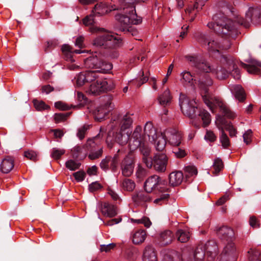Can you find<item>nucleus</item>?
<instances>
[{
	"label": "nucleus",
	"instance_id": "412c9836",
	"mask_svg": "<svg viewBox=\"0 0 261 261\" xmlns=\"http://www.w3.org/2000/svg\"><path fill=\"white\" fill-rule=\"evenodd\" d=\"M130 133L129 130L120 128L114 136L115 141L121 145L126 144L129 139Z\"/></svg>",
	"mask_w": 261,
	"mask_h": 261
},
{
	"label": "nucleus",
	"instance_id": "39448f33",
	"mask_svg": "<svg viewBox=\"0 0 261 261\" xmlns=\"http://www.w3.org/2000/svg\"><path fill=\"white\" fill-rule=\"evenodd\" d=\"M218 236L222 240L228 241L220 255L219 261H236L238 255L234 244L231 242L234 236L233 230L227 226H223L217 230Z\"/></svg>",
	"mask_w": 261,
	"mask_h": 261
},
{
	"label": "nucleus",
	"instance_id": "423d86ee",
	"mask_svg": "<svg viewBox=\"0 0 261 261\" xmlns=\"http://www.w3.org/2000/svg\"><path fill=\"white\" fill-rule=\"evenodd\" d=\"M127 12L129 13V15L120 13L115 15V19L117 21L116 27L121 32H124L135 36L137 35V31L131 25L132 24H139L141 23L142 18L138 17L135 8H132L129 11L126 10V12Z\"/></svg>",
	"mask_w": 261,
	"mask_h": 261
},
{
	"label": "nucleus",
	"instance_id": "09e8293b",
	"mask_svg": "<svg viewBox=\"0 0 261 261\" xmlns=\"http://www.w3.org/2000/svg\"><path fill=\"white\" fill-rule=\"evenodd\" d=\"M220 141L222 146L225 148H227L230 145L229 139L223 129H221V135L220 137Z\"/></svg>",
	"mask_w": 261,
	"mask_h": 261
},
{
	"label": "nucleus",
	"instance_id": "e433bc0d",
	"mask_svg": "<svg viewBox=\"0 0 261 261\" xmlns=\"http://www.w3.org/2000/svg\"><path fill=\"white\" fill-rule=\"evenodd\" d=\"M100 138V134H99L92 139H88L85 147L86 149L90 151L91 149L95 148L96 146H98L99 144L98 139Z\"/></svg>",
	"mask_w": 261,
	"mask_h": 261
},
{
	"label": "nucleus",
	"instance_id": "1a4fd4ad",
	"mask_svg": "<svg viewBox=\"0 0 261 261\" xmlns=\"http://www.w3.org/2000/svg\"><path fill=\"white\" fill-rule=\"evenodd\" d=\"M95 56L92 55L84 60V65L87 68L94 69L95 71L101 73H107L112 68V64L108 62L100 56L97 55V53H95Z\"/></svg>",
	"mask_w": 261,
	"mask_h": 261
},
{
	"label": "nucleus",
	"instance_id": "c756f323",
	"mask_svg": "<svg viewBox=\"0 0 261 261\" xmlns=\"http://www.w3.org/2000/svg\"><path fill=\"white\" fill-rule=\"evenodd\" d=\"M206 253L204 250L203 243L198 244L192 256L196 261H204Z\"/></svg>",
	"mask_w": 261,
	"mask_h": 261
},
{
	"label": "nucleus",
	"instance_id": "5701e85b",
	"mask_svg": "<svg viewBox=\"0 0 261 261\" xmlns=\"http://www.w3.org/2000/svg\"><path fill=\"white\" fill-rule=\"evenodd\" d=\"M174 238L173 232L169 230L162 232L159 238V244L162 246H165L171 244Z\"/></svg>",
	"mask_w": 261,
	"mask_h": 261
},
{
	"label": "nucleus",
	"instance_id": "a18cd8bd",
	"mask_svg": "<svg viewBox=\"0 0 261 261\" xmlns=\"http://www.w3.org/2000/svg\"><path fill=\"white\" fill-rule=\"evenodd\" d=\"M144 131L145 134L147 135L149 137L155 134V129L153 127L152 124L150 122H148L146 123ZM152 138L154 139L153 136H152Z\"/></svg>",
	"mask_w": 261,
	"mask_h": 261
},
{
	"label": "nucleus",
	"instance_id": "393cba45",
	"mask_svg": "<svg viewBox=\"0 0 261 261\" xmlns=\"http://www.w3.org/2000/svg\"><path fill=\"white\" fill-rule=\"evenodd\" d=\"M14 167V160L11 156L4 159L0 165V170L4 173H8Z\"/></svg>",
	"mask_w": 261,
	"mask_h": 261
},
{
	"label": "nucleus",
	"instance_id": "79ce46f5",
	"mask_svg": "<svg viewBox=\"0 0 261 261\" xmlns=\"http://www.w3.org/2000/svg\"><path fill=\"white\" fill-rule=\"evenodd\" d=\"M111 160H112L111 156H107L105 159H102L99 164L100 168L105 171L109 169L111 170Z\"/></svg>",
	"mask_w": 261,
	"mask_h": 261
},
{
	"label": "nucleus",
	"instance_id": "338daca9",
	"mask_svg": "<svg viewBox=\"0 0 261 261\" xmlns=\"http://www.w3.org/2000/svg\"><path fill=\"white\" fill-rule=\"evenodd\" d=\"M117 47L114 48H108L107 49H110L108 53H107L108 56L112 58V59H117L119 56V51L116 49Z\"/></svg>",
	"mask_w": 261,
	"mask_h": 261
},
{
	"label": "nucleus",
	"instance_id": "20e7f679",
	"mask_svg": "<svg viewBox=\"0 0 261 261\" xmlns=\"http://www.w3.org/2000/svg\"><path fill=\"white\" fill-rule=\"evenodd\" d=\"M185 58L190 62L192 66L195 67L196 71L197 72L203 71L206 74L212 72L215 74L219 80H224L229 75V70L227 68V66L222 64L220 62L221 65L214 68L208 62L201 60L197 56L187 55L185 56Z\"/></svg>",
	"mask_w": 261,
	"mask_h": 261
},
{
	"label": "nucleus",
	"instance_id": "6e6552de",
	"mask_svg": "<svg viewBox=\"0 0 261 261\" xmlns=\"http://www.w3.org/2000/svg\"><path fill=\"white\" fill-rule=\"evenodd\" d=\"M141 127L138 126L134 131L129 146L131 151L139 148L142 156L149 155L151 152V148L148 143L141 136Z\"/></svg>",
	"mask_w": 261,
	"mask_h": 261
},
{
	"label": "nucleus",
	"instance_id": "de8ad7c7",
	"mask_svg": "<svg viewBox=\"0 0 261 261\" xmlns=\"http://www.w3.org/2000/svg\"><path fill=\"white\" fill-rule=\"evenodd\" d=\"M58 45V41L54 39L47 41L44 46V50L45 53L50 51Z\"/></svg>",
	"mask_w": 261,
	"mask_h": 261
},
{
	"label": "nucleus",
	"instance_id": "2f4dec72",
	"mask_svg": "<svg viewBox=\"0 0 261 261\" xmlns=\"http://www.w3.org/2000/svg\"><path fill=\"white\" fill-rule=\"evenodd\" d=\"M132 115L129 113H126L123 116L120 122V128L128 130V129L131 126L133 122Z\"/></svg>",
	"mask_w": 261,
	"mask_h": 261
},
{
	"label": "nucleus",
	"instance_id": "58836bf2",
	"mask_svg": "<svg viewBox=\"0 0 261 261\" xmlns=\"http://www.w3.org/2000/svg\"><path fill=\"white\" fill-rule=\"evenodd\" d=\"M149 75L150 73L148 71H147L145 72L143 70L140 71L139 72L140 77L139 80L137 81V86L139 87L148 81Z\"/></svg>",
	"mask_w": 261,
	"mask_h": 261
},
{
	"label": "nucleus",
	"instance_id": "aec40b11",
	"mask_svg": "<svg viewBox=\"0 0 261 261\" xmlns=\"http://www.w3.org/2000/svg\"><path fill=\"white\" fill-rule=\"evenodd\" d=\"M229 89L235 98L239 102H243L246 99V93L241 85H231L230 86Z\"/></svg>",
	"mask_w": 261,
	"mask_h": 261
},
{
	"label": "nucleus",
	"instance_id": "a19ab883",
	"mask_svg": "<svg viewBox=\"0 0 261 261\" xmlns=\"http://www.w3.org/2000/svg\"><path fill=\"white\" fill-rule=\"evenodd\" d=\"M122 186L124 190L130 192L134 190L136 184L131 179L125 178L122 182Z\"/></svg>",
	"mask_w": 261,
	"mask_h": 261
},
{
	"label": "nucleus",
	"instance_id": "bb28decb",
	"mask_svg": "<svg viewBox=\"0 0 261 261\" xmlns=\"http://www.w3.org/2000/svg\"><path fill=\"white\" fill-rule=\"evenodd\" d=\"M157 261V257L155 249L151 245L147 246L143 253V261Z\"/></svg>",
	"mask_w": 261,
	"mask_h": 261
},
{
	"label": "nucleus",
	"instance_id": "4c0bfd02",
	"mask_svg": "<svg viewBox=\"0 0 261 261\" xmlns=\"http://www.w3.org/2000/svg\"><path fill=\"white\" fill-rule=\"evenodd\" d=\"M176 237L179 242L186 243L190 239V233L189 232L182 229H179L176 232Z\"/></svg>",
	"mask_w": 261,
	"mask_h": 261
},
{
	"label": "nucleus",
	"instance_id": "69168bd1",
	"mask_svg": "<svg viewBox=\"0 0 261 261\" xmlns=\"http://www.w3.org/2000/svg\"><path fill=\"white\" fill-rule=\"evenodd\" d=\"M86 76H85V72L80 73L77 77L76 83L79 86H83L86 83H87L86 81Z\"/></svg>",
	"mask_w": 261,
	"mask_h": 261
},
{
	"label": "nucleus",
	"instance_id": "4d7b16f0",
	"mask_svg": "<svg viewBox=\"0 0 261 261\" xmlns=\"http://www.w3.org/2000/svg\"><path fill=\"white\" fill-rule=\"evenodd\" d=\"M116 246L115 243H112L107 245H100V250L101 252H109L111 250H113Z\"/></svg>",
	"mask_w": 261,
	"mask_h": 261
},
{
	"label": "nucleus",
	"instance_id": "ea45409f",
	"mask_svg": "<svg viewBox=\"0 0 261 261\" xmlns=\"http://www.w3.org/2000/svg\"><path fill=\"white\" fill-rule=\"evenodd\" d=\"M224 165L222 160L217 158L214 160L213 164V168L214 171H213V173L214 174L217 175L219 173L221 170L223 168Z\"/></svg>",
	"mask_w": 261,
	"mask_h": 261
},
{
	"label": "nucleus",
	"instance_id": "49530a36",
	"mask_svg": "<svg viewBox=\"0 0 261 261\" xmlns=\"http://www.w3.org/2000/svg\"><path fill=\"white\" fill-rule=\"evenodd\" d=\"M65 165L66 167L70 170L74 171L80 168L81 163L73 160H70L66 162Z\"/></svg>",
	"mask_w": 261,
	"mask_h": 261
},
{
	"label": "nucleus",
	"instance_id": "f3484780",
	"mask_svg": "<svg viewBox=\"0 0 261 261\" xmlns=\"http://www.w3.org/2000/svg\"><path fill=\"white\" fill-rule=\"evenodd\" d=\"M184 179L183 173L180 171H174L168 176V187H175L179 186Z\"/></svg>",
	"mask_w": 261,
	"mask_h": 261
},
{
	"label": "nucleus",
	"instance_id": "603ef678",
	"mask_svg": "<svg viewBox=\"0 0 261 261\" xmlns=\"http://www.w3.org/2000/svg\"><path fill=\"white\" fill-rule=\"evenodd\" d=\"M88 157L91 160H95L100 157L103 153L102 147H100L98 150L94 151V149H91Z\"/></svg>",
	"mask_w": 261,
	"mask_h": 261
},
{
	"label": "nucleus",
	"instance_id": "7c9ffc66",
	"mask_svg": "<svg viewBox=\"0 0 261 261\" xmlns=\"http://www.w3.org/2000/svg\"><path fill=\"white\" fill-rule=\"evenodd\" d=\"M108 11L109 8L108 5L106 3H100L95 5L92 12L95 15H103L107 13Z\"/></svg>",
	"mask_w": 261,
	"mask_h": 261
},
{
	"label": "nucleus",
	"instance_id": "0e129e2a",
	"mask_svg": "<svg viewBox=\"0 0 261 261\" xmlns=\"http://www.w3.org/2000/svg\"><path fill=\"white\" fill-rule=\"evenodd\" d=\"M111 170L115 172L117 170L118 164V155L115 154L113 157H111Z\"/></svg>",
	"mask_w": 261,
	"mask_h": 261
},
{
	"label": "nucleus",
	"instance_id": "864d4df0",
	"mask_svg": "<svg viewBox=\"0 0 261 261\" xmlns=\"http://www.w3.org/2000/svg\"><path fill=\"white\" fill-rule=\"evenodd\" d=\"M55 107L60 110L66 111L70 109L71 108H75L76 106H69L67 103L62 101H59L55 103Z\"/></svg>",
	"mask_w": 261,
	"mask_h": 261
},
{
	"label": "nucleus",
	"instance_id": "0eeeda50",
	"mask_svg": "<svg viewBox=\"0 0 261 261\" xmlns=\"http://www.w3.org/2000/svg\"><path fill=\"white\" fill-rule=\"evenodd\" d=\"M98 73H99L98 72L91 70L85 72L87 83H90L96 80V82L93 83L89 88L90 93L93 95H98L102 93L111 91L114 88L112 81L99 78Z\"/></svg>",
	"mask_w": 261,
	"mask_h": 261
},
{
	"label": "nucleus",
	"instance_id": "4468645a",
	"mask_svg": "<svg viewBox=\"0 0 261 261\" xmlns=\"http://www.w3.org/2000/svg\"><path fill=\"white\" fill-rule=\"evenodd\" d=\"M168 158L165 153H156L153 156V168L159 172H164L166 170Z\"/></svg>",
	"mask_w": 261,
	"mask_h": 261
},
{
	"label": "nucleus",
	"instance_id": "7ed1b4c3",
	"mask_svg": "<svg viewBox=\"0 0 261 261\" xmlns=\"http://www.w3.org/2000/svg\"><path fill=\"white\" fill-rule=\"evenodd\" d=\"M179 103L182 113L193 119L192 123L196 127L200 124L195 122L194 119L200 118L203 122V126H207L211 122V116L205 110L198 107L194 99H190L185 94L181 93L179 98Z\"/></svg>",
	"mask_w": 261,
	"mask_h": 261
},
{
	"label": "nucleus",
	"instance_id": "e2e57ef3",
	"mask_svg": "<svg viewBox=\"0 0 261 261\" xmlns=\"http://www.w3.org/2000/svg\"><path fill=\"white\" fill-rule=\"evenodd\" d=\"M252 135V131L251 129H248L247 131H246L244 134H243V140L244 142L247 144H249L252 140H251V137Z\"/></svg>",
	"mask_w": 261,
	"mask_h": 261
},
{
	"label": "nucleus",
	"instance_id": "2eb2a0df",
	"mask_svg": "<svg viewBox=\"0 0 261 261\" xmlns=\"http://www.w3.org/2000/svg\"><path fill=\"white\" fill-rule=\"evenodd\" d=\"M203 246L207 261H215L218 251V247L216 242L214 240H209L203 244Z\"/></svg>",
	"mask_w": 261,
	"mask_h": 261
},
{
	"label": "nucleus",
	"instance_id": "9b49d317",
	"mask_svg": "<svg viewBox=\"0 0 261 261\" xmlns=\"http://www.w3.org/2000/svg\"><path fill=\"white\" fill-rule=\"evenodd\" d=\"M93 45L103 48L119 47L122 45V40L120 36L106 33L95 38Z\"/></svg>",
	"mask_w": 261,
	"mask_h": 261
},
{
	"label": "nucleus",
	"instance_id": "3c124183",
	"mask_svg": "<svg viewBox=\"0 0 261 261\" xmlns=\"http://www.w3.org/2000/svg\"><path fill=\"white\" fill-rule=\"evenodd\" d=\"M147 174V170L140 164H138L136 173V176L140 179H143Z\"/></svg>",
	"mask_w": 261,
	"mask_h": 261
},
{
	"label": "nucleus",
	"instance_id": "c03bdc74",
	"mask_svg": "<svg viewBox=\"0 0 261 261\" xmlns=\"http://www.w3.org/2000/svg\"><path fill=\"white\" fill-rule=\"evenodd\" d=\"M33 104L35 109L39 111H42L49 109V106L45 104V103L42 100L39 101L34 99L33 100Z\"/></svg>",
	"mask_w": 261,
	"mask_h": 261
},
{
	"label": "nucleus",
	"instance_id": "9d476101",
	"mask_svg": "<svg viewBox=\"0 0 261 261\" xmlns=\"http://www.w3.org/2000/svg\"><path fill=\"white\" fill-rule=\"evenodd\" d=\"M144 188L147 193L154 191L161 192L171 191V189L168 187L167 180L157 175H153L147 178L144 184Z\"/></svg>",
	"mask_w": 261,
	"mask_h": 261
},
{
	"label": "nucleus",
	"instance_id": "a211bd4d",
	"mask_svg": "<svg viewBox=\"0 0 261 261\" xmlns=\"http://www.w3.org/2000/svg\"><path fill=\"white\" fill-rule=\"evenodd\" d=\"M165 134H167L169 139V143L173 145L178 146L181 143L182 137L181 134L175 129L166 130Z\"/></svg>",
	"mask_w": 261,
	"mask_h": 261
},
{
	"label": "nucleus",
	"instance_id": "f8f14e48",
	"mask_svg": "<svg viewBox=\"0 0 261 261\" xmlns=\"http://www.w3.org/2000/svg\"><path fill=\"white\" fill-rule=\"evenodd\" d=\"M219 61L223 64L226 65L229 70V74L236 80L241 78L240 71L236 64L233 57L229 55H221Z\"/></svg>",
	"mask_w": 261,
	"mask_h": 261
},
{
	"label": "nucleus",
	"instance_id": "f257e3e1",
	"mask_svg": "<svg viewBox=\"0 0 261 261\" xmlns=\"http://www.w3.org/2000/svg\"><path fill=\"white\" fill-rule=\"evenodd\" d=\"M246 19L236 16L234 20L228 19L224 14L218 13L213 17V21L207 26L217 34L221 35L220 39L215 38L211 33H199L196 36L197 41L210 53H219L227 50L231 45L230 38H235L238 34L236 23L247 27L249 21L253 23L261 24V6L250 7L246 13Z\"/></svg>",
	"mask_w": 261,
	"mask_h": 261
},
{
	"label": "nucleus",
	"instance_id": "ddd939ff",
	"mask_svg": "<svg viewBox=\"0 0 261 261\" xmlns=\"http://www.w3.org/2000/svg\"><path fill=\"white\" fill-rule=\"evenodd\" d=\"M108 100L104 105L98 107L93 112L95 120L97 121L103 120L109 112L113 110L114 105L111 101V98L107 97Z\"/></svg>",
	"mask_w": 261,
	"mask_h": 261
},
{
	"label": "nucleus",
	"instance_id": "680f3d73",
	"mask_svg": "<svg viewBox=\"0 0 261 261\" xmlns=\"http://www.w3.org/2000/svg\"><path fill=\"white\" fill-rule=\"evenodd\" d=\"M73 176L77 182H81L85 179L86 173L84 171H79L73 173Z\"/></svg>",
	"mask_w": 261,
	"mask_h": 261
},
{
	"label": "nucleus",
	"instance_id": "a878e982",
	"mask_svg": "<svg viewBox=\"0 0 261 261\" xmlns=\"http://www.w3.org/2000/svg\"><path fill=\"white\" fill-rule=\"evenodd\" d=\"M101 213L106 216L113 217L117 215L116 207L108 202H104L101 206Z\"/></svg>",
	"mask_w": 261,
	"mask_h": 261
},
{
	"label": "nucleus",
	"instance_id": "37998d69",
	"mask_svg": "<svg viewBox=\"0 0 261 261\" xmlns=\"http://www.w3.org/2000/svg\"><path fill=\"white\" fill-rule=\"evenodd\" d=\"M65 153V150L55 147L51 149L50 156L55 160H59Z\"/></svg>",
	"mask_w": 261,
	"mask_h": 261
},
{
	"label": "nucleus",
	"instance_id": "6e6d98bb",
	"mask_svg": "<svg viewBox=\"0 0 261 261\" xmlns=\"http://www.w3.org/2000/svg\"><path fill=\"white\" fill-rule=\"evenodd\" d=\"M102 186L98 181H94L89 185L88 190L91 193H93L102 188Z\"/></svg>",
	"mask_w": 261,
	"mask_h": 261
},
{
	"label": "nucleus",
	"instance_id": "052dcab7",
	"mask_svg": "<svg viewBox=\"0 0 261 261\" xmlns=\"http://www.w3.org/2000/svg\"><path fill=\"white\" fill-rule=\"evenodd\" d=\"M88 128V125H83L78 129L76 136L81 140L84 138L86 132Z\"/></svg>",
	"mask_w": 261,
	"mask_h": 261
},
{
	"label": "nucleus",
	"instance_id": "b1692460",
	"mask_svg": "<svg viewBox=\"0 0 261 261\" xmlns=\"http://www.w3.org/2000/svg\"><path fill=\"white\" fill-rule=\"evenodd\" d=\"M132 198L135 204L137 205L143 204L145 202L150 201L151 200L148 194L143 192L134 193Z\"/></svg>",
	"mask_w": 261,
	"mask_h": 261
},
{
	"label": "nucleus",
	"instance_id": "c85d7f7f",
	"mask_svg": "<svg viewBox=\"0 0 261 261\" xmlns=\"http://www.w3.org/2000/svg\"><path fill=\"white\" fill-rule=\"evenodd\" d=\"M166 134L161 133L155 138L154 142L156 150L159 151H163L166 145Z\"/></svg>",
	"mask_w": 261,
	"mask_h": 261
},
{
	"label": "nucleus",
	"instance_id": "4be33fe9",
	"mask_svg": "<svg viewBox=\"0 0 261 261\" xmlns=\"http://www.w3.org/2000/svg\"><path fill=\"white\" fill-rule=\"evenodd\" d=\"M95 15L93 13H91L89 15L86 16L83 19V24L86 26L91 25L90 28V31L92 33H97L99 32H103L105 31V29L102 28H99L94 25L95 23V20L94 18Z\"/></svg>",
	"mask_w": 261,
	"mask_h": 261
},
{
	"label": "nucleus",
	"instance_id": "72a5a7b5",
	"mask_svg": "<svg viewBox=\"0 0 261 261\" xmlns=\"http://www.w3.org/2000/svg\"><path fill=\"white\" fill-rule=\"evenodd\" d=\"M247 253L249 261H261V252L259 250L255 248H251L248 251Z\"/></svg>",
	"mask_w": 261,
	"mask_h": 261
},
{
	"label": "nucleus",
	"instance_id": "13d9d810",
	"mask_svg": "<svg viewBox=\"0 0 261 261\" xmlns=\"http://www.w3.org/2000/svg\"><path fill=\"white\" fill-rule=\"evenodd\" d=\"M142 161L148 168H151L153 166V159L151 158L150 154L146 156H142Z\"/></svg>",
	"mask_w": 261,
	"mask_h": 261
},
{
	"label": "nucleus",
	"instance_id": "c9c22d12",
	"mask_svg": "<svg viewBox=\"0 0 261 261\" xmlns=\"http://www.w3.org/2000/svg\"><path fill=\"white\" fill-rule=\"evenodd\" d=\"M207 1V0H196V2L193 6H189L186 8L185 10L186 13L191 14L195 10H196L197 12L199 11L204 5V2Z\"/></svg>",
	"mask_w": 261,
	"mask_h": 261
},
{
	"label": "nucleus",
	"instance_id": "bf43d9fd",
	"mask_svg": "<svg viewBox=\"0 0 261 261\" xmlns=\"http://www.w3.org/2000/svg\"><path fill=\"white\" fill-rule=\"evenodd\" d=\"M24 156L27 159L33 161H36L37 160V154L35 151L33 150L24 151Z\"/></svg>",
	"mask_w": 261,
	"mask_h": 261
},
{
	"label": "nucleus",
	"instance_id": "774afa93",
	"mask_svg": "<svg viewBox=\"0 0 261 261\" xmlns=\"http://www.w3.org/2000/svg\"><path fill=\"white\" fill-rule=\"evenodd\" d=\"M77 99L80 102V104L82 105H85L88 101V98L81 92H77Z\"/></svg>",
	"mask_w": 261,
	"mask_h": 261
},
{
	"label": "nucleus",
	"instance_id": "8fccbe9b",
	"mask_svg": "<svg viewBox=\"0 0 261 261\" xmlns=\"http://www.w3.org/2000/svg\"><path fill=\"white\" fill-rule=\"evenodd\" d=\"M71 113V112L56 113L54 115V119L56 122L59 123L65 120Z\"/></svg>",
	"mask_w": 261,
	"mask_h": 261
},
{
	"label": "nucleus",
	"instance_id": "cd10ccee",
	"mask_svg": "<svg viewBox=\"0 0 261 261\" xmlns=\"http://www.w3.org/2000/svg\"><path fill=\"white\" fill-rule=\"evenodd\" d=\"M146 237V231L144 229H139L133 234L132 241L134 244L138 245L142 243L145 241Z\"/></svg>",
	"mask_w": 261,
	"mask_h": 261
},
{
	"label": "nucleus",
	"instance_id": "f704fd0d",
	"mask_svg": "<svg viewBox=\"0 0 261 261\" xmlns=\"http://www.w3.org/2000/svg\"><path fill=\"white\" fill-rule=\"evenodd\" d=\"M62 51L64 55V59L66 61L73 62L74 60L72 56V47L68 44H64L62 47Z\"/></svg>",
	"mask_w": 261,
	"mask_h": 261
},
{
	"label": "nucleus",
	"instance_id": "5fc2aeb1",
	"mask_svg": "<svg viewBox=\"0 0 261 261\" xmlns=\"http://www.w3.org/2000/svg\"><path fill=\"white\" fill-rule=\"evenodd\" d=\"M185 171L187 173L186 177L196 175L197 174V169L194 166H188L185 168Z\"/></svg>",
	"mask_w": 261,
	"mask_h": 261
},
{
	"label": "nucleus",
	"instance_id": "473e14b6",
	"mask_svg": "<svg viewBox=\"0 0 261 261\" xmlns=\"http://www.w3.org/2000/svg\"><path fill=\"white\" fill-rule=\"evenodd\" d=\"M158 99L161 105L164 106H167L170 103L171 99L169 90L168 89L165 90L163 93L158 97Z\"/></svg>",
	"mask_w": 261,
	"mask_h": 261
},
{
	"label": "nucleus",
	"instance_id": "f03ea898",
	"mask_svg": "<svg viewBox=\"0 0 261 261\" xmlns=\"http://www.w3.org/2000/svg\"><path fill=\"white\" fill-rule=\"evenodd\" d=\"M188 62L192 66L190 62L189 61ZM193 67L195 69V72H196V75L193 76L188 71L184 72L182 73V76L185 82L191 84H193V81H195V83L197 81L198 82V86L201 90L202 99L213 113L214 112L215 108L218 106L220 108V111L224 116L230 119L235 118L236 114L234 113L218 98L214 96L210 91V87L213 84V80L210 76L207 74L204 73L203 71H196L195 67L193 66Z\"/></svg>",
	"mask_w": 261,
	"mask_h": 261
},
{
	"label": "nucleus",
	"instance_id": "dca6fc26",
	"mask_svg": "<svg viewBox=\"0 0 261 261\" xmlns=\"http://www.w3.org/2000/svg\"><path fill=\"white\" fill-rule=\"evenodd\" d=\"M134 162L132 158L126 156L121 163L122 174L124 176L129 177L133 173Z\"/></svg>",
	"mask_w": 261,
	"mask_h": 261
},
{
	"label": "nucleus",
	"instance_id": "6ab92c4d",
	"mask_svg": "<svg viewBox=\"0 0 261 261\" xmlns=\"http://www.w3.org/2000/svg\"><path fill=\"white\" fill-rule=\"evenodd\" d=\"M248 62L249 64L242 63V67L246 69L249 73L258 74L260 72L259 67H261V62L251 59Z\"/></svg>",
	"mask_w": 261,
	"mask_h": 261
}]
</instances>
